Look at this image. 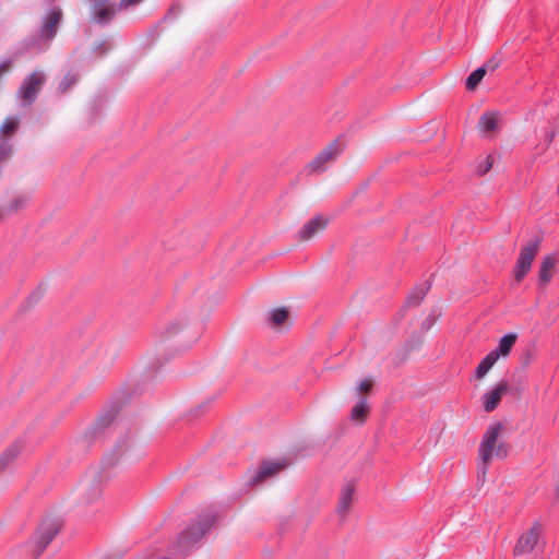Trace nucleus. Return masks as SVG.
Segmentation results:
<instances>
[{
  "mask_svg": "<svg viewBox=\"0 0 559 559\" xmlns=\"http://www.w3.org/2000/svg\"><path fill=\"white\" fill-rule=\"evenodd\" d=\"M110 478L104 471H91L90 478L85 484V502L91 503L97 500L102 493V485Z\"/></svg>",
  "mask_w": 559,
  "mask_h": 559,
  "instance_id": "423d86ee",
  "label": "nucleus"
},
{
  "mask_svg": "<svg viewBox=\"0 0 559 559\" xmlns=\"http://www.w3.org/2000/svg\"><path fill=\"white\" fill-rule=\"evenodd\" d=\"M372 384H373L372 379H370V378H366V379L361 380V381L358 383L357 391H358L359 393L368 392V391H370V390H371Z\"/></svg>",
  "mask_w": 559,
  "mask_h": 559,
  "instance_id": "c85d7f7f",
  "label": "nucleus"
},
{
  "mask_svg": "<svg viewBox=\"0 0 559 559\" xmlns=\"http://www.w3.org/2000/svg\"><path fill=\"white\" fill-rule=\"evenodd\" d=\"M328 218L324 216H316L308 221L298 231L297 237L300 241H308L323 231L328 226Z\"/></svg>",
  "mask_w": 559,
  "mask_h": 559,
  "instance_id": "6e6552de",
  "label": "nucleus"
},
{
  "mask_svg": "<svg viewBox=\"0 0 559 559\" xmlns=\"http://www.w3.org/2000/svg\"><path fill=\"white\" fill-rule=\"evenodd\" d=\"M19 127L17 118H7L0 126V138H9L12 141V135Z\"/></svg>",
  "mask_w": 559,
  "mask_h": 559,
  "instance_id": "a211bd4d",
  "label": "nucleus"
},
{
  "mask_svg": "<svg viewBox=\"0 0 559 559\" xmlns=\"http://www.w3.org/2000/svg\"><path fill=\"white\" fill-rule=\"evenodd\" d=\"M59 528L60 523L56 519H46L40 523L32 540L29 542V548L35 558H37L50 544V542L58 534Z\"/></svg>",
  "mask_w": 559,
  "mask_h": 559,
  "instance_id": "7ed1b4c3",
  "label": "nucleus"
},
{
  "mask_svg": "<svg viewBox=\"0 0 559 559\" xmlns=\"http://www.w3.org/2000/svg\"><path fill=\"white\" fill-rule=\"evenodd\" d=\"M492 157L489 155L484 160L479 162L476 167V173L478 176H484L487 174L492 167Z\"/></svg>",
  "mask_w": 559,
  "mask_h": 559,
  "instance_id": "cd10ccee",
  "label": "nucleus"
},
{
  "mask_svg": "<svg viewBox=\"0 0 559 559\" xmlns=\"http://www.w3.org/2000/svg\"><path fill=\"white\" fill-rule=\"evenodd\" d=\"M78 82V76L72 73H68L59 84V91L66 93Z\"/></svg>",
  "mask_w": 559,
  "mask_h": 559,
  "instance_id": "bb28decb",
  "label": "nucleus"
},
{
  "mask_svg": "<svg viewBox=\"0 0 559 559\" xmlns=\"http://www.w3.org/2000/svg\"><path fill=\"white\" fill-rule=\"evenodd\" d=\"M61 15H62V13L59 8H55L49 11V13L47 14V16L44 21V25L41 28L43 37H45L48 40L53 38V36L56 35V32H57V27L61 20Z\"/></svg>",
  "mask_w": 559,
  "mask_h": 559,
  "instance_id": "ddd939ff",
  "label": "nucleus"
},
{
  "mask_svg": "<svg viewBox=\"0 0 559 559\" xmlns=\"http://www.w3.org/2000/svg\"><path fill=\"white\" fill-rule=\"evenodd\" d=\"M500 64V59H497L496 57L491 58L490 60H488L483 67L486 68V72L489 70V71H495Z\"/></svg>",
  "mask_w": 559,
  "mask_h": 559,
  "instance_id": "c756f323",
  "label": "nucleus"
},
{
  "mask_svg": "<svg viewBox=\"0 0 559 559\" xmlns=\"http://www.w3.org/2000/svg\"><path fill=\"white\" fill-rule=\"evenodd\" d=\"M353 495H354L353 484H350V483L346 484L342 489V495H341L340 501L336 507V512L341 516H344L347 513V511L349 510V507L353 501Z\"/></svg>",
  "mask_w": 559,
  "mask_h": 559,
  "instance_id": "4468645a",
  "label": "nucleus"
},
{
  "mask_svg": "<svg viewBox=\"0 0 559 559\" xmlns=\"http://www.w3.org/2000/svg\"><path fill=\"white\" fill-rule=\"evenodd\" d=\"M28 203V198L25 195L15 197L11 202L4 206L7 214L16 213L24 209Z\"/></svg>",
  "mask_w": 559,
  "mask_h": 559,
  "instance_id": "4be33fe9",
  "label": "nucleus"
},
{
  "mask_svg": "<svg viewBox=\"0 0 559 559\" xmlns=\"http://www.w3.org/2000/svg\"><path fill=\"white\" fill-rule=\"evenodd\" d=\"M12 153V141L9 138H0V164L10 157Z\"/></svg>",
  "mask_w": 559,
  "mask_h": 559,
  "instance_id": "393cba45",
  "label": "nucleus"
},
{
  "mask_svg": "<svg viewBox=\"0 0 559 559\" xmlns=\"http://www.w3.org/2000/svg\"><path fill=\"white\" fill-rule=\"evenodd\" d=\"M498 355L496 353H489L477 366L476 368V377L481 379L484 378L488 371L492 368V366L497 362Z\"/></svg>",
  "mask_w": 559,
  "mask_h": 559,
  "instance_id": "f3484780",
  "label": "nucleus"
},
{
  "mask_svg": "<svg viewBox=\"0 0 559 559\" xmlns=\"http://www.w3.org/2000/svg\"><path fill=\"white\" fill-rule=\"evenodd\" d=\"M539 538V530L538 527L531 528L527 533L523 534L514 548V554L522 555L527 551H531L536 546Z\"/></svg>",
  "mask_w": 559,
  "mask_h": 559,
  "instance_id": "f8f14e48",
  "label": "nucleus"
},
{
  "mask_svg": "<svg viewBox=\"0 0 559 559\" xmlns=\"http://www.w3.org/2000/svg\"><path fill=\"white\" fill-rule=\"evenodd\" d=\"M288 319V311L285 308H278L272 311L271 321L274 325H281Z\"/></svg>",
  "mask_w": 559,
  "mask_h": 559,
  "instance_id": "a878e982",
  "label": "nucleus"
},
{
  "mask_svg": "<svg viewBox=\"0 0 559 559\" xmlns=\"http://www.w3.org/2000/svg\"><path fill=\"white\" fill-rule=\"evenodd\" d=\"M142 2V0H121L119 3V10L127 9L129 7H134Z\"/></svg>",
  "mask_w": 559,
  "mask_h": 559,
  "instance_id": "7c9ffc66",
  "label": "nucleus"
},
{
  "mask_svg": "<svg viewBox=\"0 0 559 559\" xmlns=\"http://www.w3.org/2000/svg\"><path fill=\"white\" fill-rule=\"evenodd\" d=\"M286 463L284 461H270L264 462L259 471L252 476V484H260L267 479L269 477L276 475L278 472L286 467Z\"/></svg>",
  "mask_w": 559,
  "mask_h": 559,
  "instance_id": "9b49d317",
  "label": "nucleus"
},
{
  "mask_svg": "<svg viewBox=\"0 0 559 559\" xmlns=\"http://www.w3.org/2000/svg\"><path fill=\"white\" fill-rule=\"evenodd\" d=\"M369 412V406L366 399H360V401L353 407L352 409V419L357 421H364Z\"/></svg>",
  "mask_w": 559,
  "mask_h": 559,
  "instance_id": "aec40b11",
  "label": "nucleus"
},
{
  "mask_svg": "<svg viewBox=\"0 0 559 559\" xmlns=\"http://www.w3.org/2000/svg\"><path fill=\"white\" fill-rule=\"evenodd\" d=\"M502 431V425L496 423L490 425L483 436L479 445L478 476L485 477L488 463L495 457H504L508 454V445L503 442L498 443V438Z\"/></svg>",
  "mask_w": 559,
  "mask_h": 559,
  "instance_id": "f03ea898",
  "label": "nucleus"
},
{
  "mask_svg": "<svg viewBox=\"0 0 559 559\" xmlns=\"http://www.w3.org/2000/svg\"><path fill=\"white\" fill-rule=\"evenodd\" d=\"M44 82L45 74L40 71H35L24 79L19 90V97L24 103V105L29 106L32 103H34Z\"/></svg>",
  "mask_w": 559,
  "mask_h": 559,
  "instance_id": "39448f33",
  "label": "nucleus"
},
{
  "mask_svg": "<svg viewBox=\"0 0 559 559\" xmlns=\"http://www.w3.org/2000/svg\"><path fill=\"white\" fill-rule=\"evenodd\" d=\"M427 290H428V286H420V287L416 288L407 297V305H413V306L418 305L423 300V298L425 297Z\"/></svg>",
  "mask_w": 559,
  "mask_h": 559,
  "instance_id": "b1692460",
  "label": "nucleus"
},
{
  "mask_svg": "<svg viewBox=\"0 0 559 559\" xmlns=\"http://www.w3.org/2000/svg\"><path fill=\"white\" fill-rule=\"evenodd\" d=\"M216 514L206 512L200 514L178 537L173 551L180 556L187 555L214 527Z\"/></svg>",
  "mask_w": 559,
  "mask_h": 559,
  "instance_id": "f257e3e1",
  "label": "nucleus"
},
{
  "mask_svg": "<svg viewBox=\"0 0 559 559\" xmlns=\"http://www.w3.org/2000/svg\"><path fill=\"white\" fill-rule=\"evenodd\" d=\"M342 152V145L334 141L330 143L309 165L311 173H321L325 169V164L334 160Z\"/></svg>",
  "mask_w": 559,
  "mask_h": 559,
  "instance_id": "0eeeda50",
  "label": "nucleus"
},
{
  "mask_svg": "<svg viewBox=\"0 0 559 559\" xmlns=\"http://www.w3.org/2000/svg\"><path fill=\"white\" fill-rule=\"evenodd\" d=\"M540 239H531L520 251L516 259L513 276L515 282L520 283L531 271L533 261L539 251Z\"/></svg>",
  "mask_w": 559,
  "mask_h": 559,
  "instance_id": "20e7f679",
  "label": "nucleus"
},
{
  "mask_svg": "<svg viewBox=\"0 0 559 559\" xmlns=\"http://www.w3.org/2000/svg\"><path fill=\"white\" fill-rule=\"evenodd\" d=\"M486 74V68L480 67L473 71L466 79V88L469 91H473L476 88V86L479 84V82L483 80V78Z\"/></svg>",
  "mask_w": 559,
  "mask_h": 559,
  "instance_id": "412c9836",
  "label": "nucleus"
},
{
  "mask_svg": "<svg viewBox=\"0 0 559 559\" xmlns=\"http://www.w3.org/2000/svg\"><path fill=\"white\" fill-rule=\"evenodd\" d=\"M509 384L506 380L499 382L491 390L481 396L483 407L486 412H492L501 401L503 394L507 393Z\"/></svg>",
  "mask_w": 559,
  "mask_h": 559,
  "instance_id": "1a4fd4ad",
  "label": "nucleus"
},
{
  "mask_svg": "<svg viewBox=\"0 0 559 559\" xmlns=\"http://www.w3.org/2000/svg\"><path fill=\"white\" fill-rule=\"evenodd\" d=\"M498 123V114L496 112H486L480 117L479 127L485 132H491L497 128Z\"/></svg>",
  "mask_w": 559,
  "mask_h": 559,
  "instance_id": "6ab92c4d",
  "label": "nucleus"
},
{
  "mask_svg": "<svg viewBox=\"0 0 559 559\" xmlns=\"http://www.w3.org/2000/svg\"><path fill=\"white\" fill-rule=\"evenodd\" d=\"M558 260V253L555 252L543 258L538 270L539 286H546L551 281Z\"/></svg>",
  "mask_w": 559,
  "mask_h": 559,
  "instance_id": "9d476101",
  "label": "nucleus"
},
{
  "mask_svg": "<svg viewBox=\"0 0 559 559\" xmlns=\"http://www.w3.org/2000/svg\"><path fill=\"white\" fill-rule=\"evenodd\" d=\"M181 328V320H171L157 330L158 337L160 341H166L175 336L180 331Z\"/></svg>",
  "mask_w": 559,
  "mask_h": 559,
  "instance_id": "2eb2a0df",
  "label": "nucleus"
},
{
  "mask_svg": "<svg viewBox=\"0 0 559 559\" xmlns=\"http://www.w3.org/2000/svg\"><path fill=\"white\" fill-rule=\"evenodd\" d=\"M516 341V334L509 333L502 336L499 341V344L496 349L491 350V353H496L498 355V358L500 356H507L511 352V348L515 344Z\"/></svg>",
  "mask_w": 559,
  "mask_h": 559,
  "instance_id": "dca6fc26",
  "label": "nucleus"
},
{
  "mask_svg": "<svg viewBox=\"0 0 559 559\" xmlns=\"http://www.w3.org/2000/svg\"><path fill=\"white\" fill-rule=\"evenodd\" d=\"M20 453V445L17 443L13 444L3 455L0 457V472H2L5 466L13 461L17 454Z\"/></svg>",
  "mask_w": 559,
  "mask_h": 559,
  "instance_id": "5701e85b",
  "label": "nucleus"
}]
</instances>
